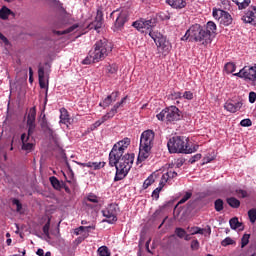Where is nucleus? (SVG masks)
Instances as JSON below:
<instances>
[{"instance_id": "7", "label": "nucleus", "mask_w": 256, "mask_h": 256, "mask_svg": "<svg viewBox=\"0 0 256 256\" xmlns=\"http://www.w3.org/2000/svg\"><path fill=\"white\" fill-rule=\"evenodd\" d=\"M116 14V19L113 25V31L118 32L124 29L125 24L129 21L130 13L128 9H116L110 13V18Z\"/></svg>"}, {"instance_id": "13", "label": "nucleus", "mask_w": 256, "mask_h": 256, "mask_svg": "<svg viewBox=\"0 0 256 256\" xmlns=\"http://www.w3.org/2000/svg\"><path fill=\"white\" fill-rule=\"evenodd\" d=\"M120 92L119 91H115L112 92L110 95H108L107 97H105L101 102H100V107H102L103 109H107V107H110V105L113 102L117 101V98L119 97Z\"/></svg>"}, {"instance_id": "41", "label": "nucleus", "mask_w": 256, "mask_h": 256, "mask_svg": "<svg viewBox=\"0 0 256 256\" xmlns=\"http://www.w3.org/2000/svg\"><path fill=\"white\" fill-rule=\"evenodd\" d=\"M41 128H42L43 130H45V131H49V132L52 131V130L50 129V127H49V124H48V122H47V119H46L45 115H44L43 118H42Z\"/></svg>"}, {"instance_id": "45", "label": "nucleus", "mask_w": 256, "mask_h": 256, "mask_svg": "<svg viewBox=\"0 0 256 256\" xmlns=\"http://www.w3.org/2000/svg\"><path fill=\"white\" fill-rule=\"evenodd\" d=\"M172 100L182 99V93L179 91H172L170 94Z\"/></svg>"}, {"instance_id": "34", "label": "nucleus", "mask_w": 256, "mask_h": 256, "mask_svg": "<svg viewBox=\"0 0 256 256\" xmlns=\"http://www.w3.org/2000/svg\"><path fill=\"white\" fill-rule=\"evenodd\" d=\"M230 226L233 230H236L242 226V223H240L239 219L235 217L230 220Z\"/></svg>"}, {"instance_id": "44", "label": "nucleus", "mask_w": 256, "mask_h": 256, "mask_svg": "<svg viewBox=\"0 0 256 256\" xmlns=\"http://www.w3.org/2000/svg\"><path fill=\"white\" fill-rule=\"evenodd\" d=\"M240 126L244 127V128H248L252 126V121L249 118L246 119H242V121H240Z\"/></svg>"}, {"instance_id": "15", "label": "nucleus", "mask_w": 256, "mask_h": 256, "mask_svg": "<svg viewBox=\"0 0 256 256\" xmlns=\"http://www.w3.org/2000/svg\"><path fill=\"white\" fill-rule=\"evenodd\" d=\"M38 78H39V85L40 87L46 88V93H45V104L47 103V96H48V82L47 85L45 83V69L42 66H39L38 69Z\"/></svg>"}, {"instance_id": "20", "label": "nucleus", "mask_w": 256, "mask_h": 256, "mask_svg": "<svg viewBox=\"0 0 256 256\" xmlns=\"http://www.w3.org/2000/svg\"><path fill=\"white\" fill-rule=\"evenodd\" d=\"M166 3L174 9H183L186 7V0H166Z\"/></svg>"}, {"instance_id": "23", "label": "nucleus", "mask_w": 256, "mask_h": 256, "mask_svg": "<svg viewBox=\"0 0 256 256\" xmlns=\"http://www.w3.org/2000/svg\"><path fill=\"white\" fill-rule=\"evenodd\" d=\"M49 180L55 190L60 191L63 188L64 182H60L56 176H51Z\"/></svg>"}, {"instance_id": "17", "label": "nucleus", "mask_w": 256, "mask_h": 256, "mask_svg": "<svg viewBox=\"0 0 256 256\" xmlns=\"http://www.w3.org/2000/svg\"><path fill=\"white\" fill-rule=\"evenodd\" d=\"M243 107V103L240 102H232V101H227L224 105V108L226 109V111H229V113H237V111H240V109H242Z\"/></svg>"}, {"instance_id": "28", "label": "nucleus", "mask_w": 256, "mask_h": 256, "mask_svg": "<svg viewBox=\"0 0 256 256\" xmlns=\"http://www.w3.org/2000/svg\"><path fill=\"white\" fill-rule=\"evenodd\" d=\"M116 113H118L113 107L110 109L109 112H107L106 114H104L102 116V122L106 123L107 121H109V119H113V117H115Z\"/></svg>"}, {"instance_id": "30", "label": "nucleus", "mask_w": 256, "mask_h": 256, "mask_svg": "<svg viewBox=\"0 0 256 256\" xmlns=\"http://www.w3.org/2000/svg\"><path fill=\"white\" fill-rule=\"evenodd\" d=\"M153 27H154V22L151 19H149V20L143 19V24H142L143 31L145 29V30L151 32L152 31L151 29Z\"/></svg>"}, {"instance_id": "24", "label": "nucleus", "mask_w": 256, "mask_h": 256, "mask_svg": "<svg viewBox=\"0 0 256 256\" xmlns=\"http://www.w3.org/2000/svg\"><path fill=\"white\" fill-rule=\"evenodd\" d=\"M13 14L12 10L10 8H8L7 6H3L0 9V19L2 20H8L9 16Z\"/></svg>"}, {"instance_id": "47", "label": "nucleus", "mask_w": 256, "mask_h": 256, "mask_svg": "<svg viewBox=\"0 0 256 256\" xmlns=\"http://www.w3.org/2000/svg\"><path fill=\"white\" fill-rule=\"evenodd\" d=\"M49 229H50V219L48 220V222L43 227V232H44V234L46 235V237L48 239H50Z\"/></svg>"}, {"instance_id": "26", "label": "nucleus", "mask_w": 256, "mask_h": 256, "mask_svg": "<svg viewBox=\"0 0 256 256\" xmlns=\"http://www.w3.org/2000/svg\"><path fill=\"white\" fill-rule=\"evenodd\" d=\"M103 26V16H97L96 20L93 21L92 24H90V29L99 30Z\"/></svg>"}, {"instance_id": "53", "label": "nucleus", "mask_w": 256, "mask_h": 256, "mask_svg": "<svg viewBox=\"0 0 256 256\" xmlns=\"http://www.w3.org/2000/svg\"><path fill=\"white\" fill-rule=\"evenodd\" d=\"M249 239H250V235L249 234H244V236H242V248H244L248 243H249Z\"/></svg>"}, {"instance_id": "31", "label": "nucleus", "mask_w": 256, "mask_h": 256, "mask_svg": "<svg viewBox=\"0 0 256 256\" xmlns=\"http://www.w3.org/2000/svg\"><path fill=\"white\" fill-rule=\"evenodd\" d=\"M163 187H164L163 182H160V186H158V188H155V190H153L152 197L158 200L160 198V193L163 190Z\"/></svg>"}, {"instance_id": "57", "label": "nucleus", "mask_w": 256, "mask_h": 256, "mask_svg": "<svg viewBox=\"0 0 256 256\" xmlns=\"http://www.w3.org/2000/svg\"><path fill=\"white\" fill-rule=\"evenodd\" d=\"M184 163H185V159L184 158H178L176 160V162H175L176 168H181Z\"/></svg>"}, {"instance_id": "25", "label": "nucleus", "mask_w": 256, "mask_h": 256, "mask_svg": "<svg viewBox=\"0 0 256 256\" xmlns=\"http://www.w3.org/2000/svg\"><path fill=\"white\" fill-rule=\"evenodd\" d=\"M60 113V123L64 125L68 124L70 122L68 111L65 108H62L60 109Z\"/></svg>"}, {"instance_id": "36", "label": "nucleus", "mask_w": 256, "mask_h": 256, "mask_svg": "<svg viewBox=\"0 0 256 256\" xmlns=\"http://www.w3.org/2000/svg\"><path fill=\"white\" fill-rule=\"evenodd\" d=\"M177 177V171H167L165 174H163L162 178L164 180H169V179H173V178H176Z\"/></svg>"}, {"instance_id": "54", "label": "nucleus", "mask_w": 256, "mask_h": 256, "mask_svg": "<svg viewBox=\"0 0 256 256\" xmlns=\"http://www.w3.org/2000/svg\"><path fill=\"white\" fill-rule=\"evenodd\" d=\"M27 127H28V133H27L26 137L31 138V136L35 132L36 125H28Z\"/></svg>"}, {"instance_id": "62", "label": "nucleus", "mask_w": 256, "mask_h": 256, "mask_svg": "<svg viewBox=\"0 0 256 256\" xmlns=\"http://www.w3.org/2000/svg\"><path fill=\"white\" fill-rule=\"evenodd\" d=\"M0 40L5 44L8 45L9 44V40L7 37H5L2 32H0Z\"/></svg>"}, {"instance_id": "64", "label": "nucleus", "mask_w": 256, "mask_h": 256, "mask_svg": "<svg viewBox=\"0 0 256 256\" xmlns=\"http://www.w3.org/2000/svg\"><path fill=\"white\" fill-rule=\"evenodd\" d=\"M29 82H30V83L33 82V70H32L31 67L29 68Z\"/></svg>"}, {"instance_id": "18", "label": "nucleus", "mask_w": 256, "mask_h": 256, "mask_svg": "<svg viewBox=\"0 0 256 256\" xmlns=\"http://www.w3.org/2000/svg\"><path fill=\"white\" fill-rule=\"evenodd\" d=\"M78 165H80L81 167H87V168H91L94 170H100L102 168L105 167L106 162L102 161V162H87V163H82V162H78Z\"/></svg>"}, {"instance_id": "6", "label": "nucleus", "mask_w": 256, "mask_h": 256, "mask_svg": "<svg viewBox=\"0 0 256 256\" xmlns=\"http://www.w3.org/2000/svg\"><path fill=\"white\" fill-rule=\"evenodd\" d=\"M130 144V138L126 137L113 145L111 151L109 152L110 167H114L117 164L118 159L124 155L125 150L130 146Z\"/></svg>"}, {"instance_id": "40", "label": "nucleus", "mask_w": 256, "mask_h": 256, "mask_svg": "<svg viewBox=\"0 0 256 256\" xmlns=\"http://www.w3.org/2000/svg\"><path fill=\"white\" fill-rule=\"evenodd\" d=\"M128 99V96L123 97L120 102H117L113 108L118 112V109H120V107H124V104L126 103V100Z\"/></svg>"}, {"instance_id": "32", "label": "nucleus", "mask_w": 256, "mask_h": 256, "mask_svg": "<svg viewBox=\"0 0 256 256\" xmlns=\"http://www.w3.org/2000/svg\"><path fill=\"white\" fill-rule=\"evenodd\" d=\"M98 255L111 256V252L107 246H100V248H98Z\"/></svg>"}, {"instance_id": "3", "label": "nucleus", "mask_w": 256, "mask_h": 256, "mask_svg": "<svg viewBox=\"0 0 256 256\" xmlns=\"http://www.w3.org/2000/svg\"><path fill=\"white\" fill-rule=\"evenodd\" d=\"M155 143V132L151 129L145 130L140 136L139 154L137 162L142 163L146 161L151 154V150Z\"/></svg>"}, {"instance_id": "51", "label": "nucleus", "mask_w": 256, "mask_h": 256, "mask_svg": "<svg viewBox=\"0 0 256 256\" xmlns=\"http://www.w3.org/2000/svg\"><path fill=\"white\" fill-rule=\"evenodd\" d=\"M234 243H235V241H234L233 239H231L230 237H227L226 239H224V240L221 242L222 246H224V247H226V246H228V245H232V244H234Z\"/></svg>"}, {"instance_id": "38", "label": "nucleus", "mask_w": 256, "mask_h": 256, "mask_svg": "<svg viewBox=\"0 0 256 256\" xmlns=\"http://www.w3.org/2000/svg\"><path fill=\"white\" fill-rule=\"evenodd\" d=\"M215 210L221 212L224 209V202L222 199H217L214 203Z\"/></svg>"}, {"instance_id": "21", "label": "nucleus", "mask_w": 256, "mask_h": 256, "mask_svg": "<svg viewBox=\"0 0 256 256\" xmlns=\"http://www.w3.org/2000/svg\"><path fill=\"white\" fill-rule=\"evenodd\" d=\"M35 119H36V108L33 107L29 110V113L27 116V126H36Z\"/></svg>"}, {"instance_id": "27", "label": "nucleus", "mask_w": 256, "mask_h": 256, "mask_svg": "<svg viewBox=\"0 0 256 256\" xmlns=\"http://www.w3.org/2000/svg\"><path fill=\"white\" fill-rule=\"evenodd\" d=\"M235 3L239 10H244L246 7H249L251 0H232Z\"/></svg>"}, {"instance_id": "8", "label": "nucleus", "mask_w": 256, "mask_h": 256, "mask_svg": "<svg viewBox=\"0 0 256 256\" xmlns=\"http://www.w3.org/2000/svg\"><path fill=\"white\" fill-rule=\"evenodd\" d=\"M149 36L155 42L159 54L167 56L171 51V43H169V40H167L163 34H156V32L152 31L149 32Z\"/></svg>"}, {"instance_id": "35", "label": "nucleus", "mask_w": 256, "mask_h": 256, "mask_svg": "<svg viewBox=\"0 0 256 256\" xmlns=\"http://www.w3.org/2000/svg\"><path fill=\"white\" fill-rule=\"evenodd\" d=\"M156 117L158 121L167 122V108L163 109Z\"/></svg>"}, {"instance_id": "11", "label": "nucleus", "mask_w": 256, "mask_h": 256, "mask_svg": "<svg viewBox=\"0 0 256 256\" xmlns=\"http://www.w3.org/2000/svg\"><path fill=\"white\" fill-rule=\"evenodd\" d=\"M167 120L166 123L178 122L181 117V112L177 106H170L166 108Z\"/></svg>"}, {"instance_id": "56", "label": "nucleus", "mask_w": 256, "mask_h": 256, "mask_svg": "<svg viewBox=\"0 0 256 256\" xmlns=\"http://www.w3.org/2000/svg\"><path fill=\"white\" fill-rule=\"evenodd\" d=\"M236 193L240 198H246L248 196L246 190H236Z\"/></svg>"}, {"instance_id": "12", "label": "nucleus", "mask_w": 256, "mask_h": 256, "mask_svg": "<svg viewBox=\"0 0 256 256\" xmlns=\"http://www.w3.org/2000/svg\"><path fill=\"white\" fill-rule=\"evenodd\" d=\"M21 142H22V150L26 151L27 153H30L34 150L35 143L33 140V137L27 136L26 133H23L21 135Z\"/></svg>"}, {"instance_id": "5", "label": "nucleus", "mask_w": 256, "mask_h": 256, "mask_svg": "<svg viewBox=\"0 0 256 256\" xmlns=\"http://www.w3.org/2000/svg\"><path fill=\"white\" fill-rule=\"evenodd\" d=\"M134 163V154L126 153L123 156H120L115 165L116 173L114 176V182L123 180L129 173Z\"/></svg>"}, {"instance_id": "14", "label": "nucleus", "mask_w": 256, "mask_h": 256, "mask_svg": "<svg viewBox=\"0 0 256 256\" xmlns=\"http://www.w3.org/2000/svg\"><path fill=\"white\" fill-rule=\"evenodd\" d=\"M242 20L246 24L256 25V7H251L243 16Z\"/></svg>"}, {"instance_id": "50", "label": "nucleus", "mask_w": 256, "mask_h": 256, "mask_svg": "<svg viewBox=\"0 0 256 256\" xmlns=\"http://www.w3.org/2000/svg\"><path fill=\"white\" fill-rule=\"evenodd\" d=\"M202 155L200 153L195 154L194 156H192L189 160L190 164H194L197 161H199L201 159Z\"/></svg>"}, {"instance_id": "22", "label": "nucleus", "mask_w": 256, "mask_h": 256, "mask_svg": "<svg viewBox=\"0 0 256 256\" xmlns=\"http://www.w3.org/2000/svg\"><path fill=\"white\" fill-rule=\"evenodd\" d=\"M78 28H80V24L75 23L72 26H70V28H67L66 30H64L63 32H60L59 30H54V34L60 36V35H65V34H69L72 33L74 31H76Z\"/></svg>"}, {"instance_id": "39", "label": "nucleus", "mask_w": 256, "mask_h": 256, "mask_svg": "<svg viewBox=\"0 0 256 256\" xmlns=\"http://www.w3.org/2000/svg\"><path fill=\"white\" fill-rule=\"evenodd\" d=\"M235 70H236V65L234 63H227L225 65V71L227 74H231L235 72Z\"/></svg>"}, {"instance_id": "46", "label": "nucleus", "mask_w": 256, "mask_h": 256, "mask_svg": "<svg viewBox=\"0 0 256 256\" xmlns=\"http://www.w3.org/2000/svg\"><path fill=\"white\" fill-rule=\"evenodd\" d=\"M192 197V192H187L181 200L178 202V205L184 204L186 201H188Z\"/></svg>"}, {"instance_id": "16", "label": "nucleus", "mask_w": 256, "mask_h": 256, "mask_svg": "<svg viewBox=\"0 0 256 256\" xmlns=\"http://www.w3.org/2000/svg\"><path fill=\"white\" fill-rule=\"evenodd\" d=\"M244 79H248L252 82H256V65L250 67H244Z\"/></svg>"}, {"instance_id": "63", "label": "nucleus", "mask_w": 256, "mask_h": 256, "mask_svg": "<svg viewBox=\"0 0 256 256\" xmlns=\"http://www.w3.org/2000/svg\"><path fill=\"white\" fill-rule=\"evenodd\" d=\"M234 76H237V77H240V78H245L244 68H242V70H240L239 73H235Z\"/></svg>"}, {"instance_id": "42", "label": "nucleus", "mask_w": 256, "mask_h": 256, "mask_svg": "<svg viewBox=\"0 0 256 256\" xmlns=\"http://www.w3.org/2000/svg\"><path fill=\"white\" fill-rule=\"evenodd\" d=\"M248 218H250V222H256V209H250V211H248Z\"/></svg>"}, {"instance_id": "60", "label": "nucleus", "mask_w": 256, "mask_h": 256, "mask_svg": "<svg viewBox=\"0 0 256 256\" xmlns=\"http://www.w3.org/2000/svg\"><path fill=\"white\" fill-rule=\"evenodd\" d=\"M199 246H200V244H199V241H198V240H193V241L191 242V249H192V250H198V249H199Z\"/></svg>"}, {"instance_id": "10", "label": "nucleus", "mask_w": 256, "mask_h": 256, "mask_svg": "<svg viewBox=\"0 0 256 256\" xmlns=\"http://www.w3.org/2000/svg\"><path fill=\"white\" fill-rule=\"evenodd\" d=\"M118 214V206L116 204H110L108 205L104 210H102L103 217L106 218V220H103V222H107L109 224H113L118 221L117 218Z\"/></svg>"}, {"instance_id": "49", "label": "nucleus", "mask_w": 256, "mask_h": 256, "mask_svg": "<svg viewBox=\"0 0 256 256\" xmlns=\"http://www.w3.org/2000/svg\"><path fill=\"white\" fill-rule=\"evenodd\" d=\"M182 98H184L186 100H192L194 98V94L191 91H185L182 94Z\"/></svg>"}, {"instance_id": "19", "label": "nucleus", "mask_w": 256, "mask_h": 256, "mask_svg": "<svg viewBox=\"0 0 256 256\" xmlns=\"http://www.w3.org/2000/svg\"><path fill=\"white\" fill-rule=\"evenodd\" d=\"M90 229H95V227L94 226H88V227L81 226V227L77 228L74 233L76 235H80V234L84 233L83 237L78 238L79 240L82 241V240H85L89 236Z\"/></svg>"}, {"instance_id": "1", "label": "nucleus", "mask_w": 256, "mask_h": 256, "mask_svg": "<svg viewBox=\"0 0 256 256\" xmlns=\"http://www.w3.org/2000/svg\"><path fill=\"white\" fill-rule=\"evenodd\" d=\"M216 30L217 26L213 21H208L206 30H204V28H202V26L198 23L193 24L189 28V33L191 34V42L207 46L208 44H211L213 38L215 37Z\"/></svg>"}, {"instance_id": "37", "label": "nucleus", "mask_w": 256, "mask_h": 256, "mask_svg": "<svg viewBox=\"0 0 256 256\" xmlns=\"http://www.w3.org/2000/svg\"><path fill=\"white\" fill-rule=\"evenodd\" d=\"M132 26L140 32H145V30H143V19L134 21Z\"/></svg>"}, {"instance_id": "9", "label": "nucleus", "mask_w": 256, "mask_h": 256, "mask_svg": "<svg viewBox=\"0 0 256 256\" xmlns=\"http://www.w3.org/2000/svg\"><path fill=\"white\" fill-rule=\"evenodd\" d=\"M213 17L224 26H229L233 22L231 14L220 8H213Z\"/></svg>"}, {"instance_id": "33", "label": "nucleus", "mask_w": 256, "mask_h": 256, "mask_svg": "<svg viewBox=\"0 0 256 256\" xmlns=\"http://www.w3.org/2000/svg\"><path fill=\"white\" fill-rule=\"evenodd\" d=\"M154 182V177L152 175L148 176L143 182V189H148Z\"/></svg>"}, {"instance_id": "61", "label": "nucleus", "mask_w": 256, "mask_h": 256, "mask_svg": "<svg viewBox=\"0 0 256 256\" xmlns=\"http://www.w3.org/2000/svg\"><path fill=\"white\" fill-rule=\"evenodd\" d=\"M107 71H108V73H110V74H114V73H117L118 69H117L116 66H109V67L107 68Z\"/></svg>"}, {"instance_id": "4", "label": "nucleus", "mask_w": 256, "mask_h": 256, "mask_svg": "<svg viewBox=\"0 0 256 256\" xmlns=\"http://www.w3.org/2000/svg\"><path fill=\"white\" fill-rule=\"evenodd\" d=\"M189 138L185 136H174L168 140L167 147L171 154H192L197 151L198 146L189 147Z\"/></svg>"}, {"instance_id": "52", "label": "nucleus", "mask_w": 256, "mask_h": 256, "mask_svg": "<svg viewBox=\"0 0 256 256\" xmlns=\"http://www.w3.org/2000/svg\"><path fill=\"white\" fill-rule=\"evenodd\" d=\"M175 233L179 238H183L186 235V231L182 228H176Z\"/></svg>"}, {"instance_id": "59", "label": "nucleus", "mask_w": 256, "mask_h": 256, "mask_svg": "<svg viewBox=\"0 0 256 256\" xmlns=\"http://www.w3.org/2000/svg\"><path fill=\"white\" fill-rule=\"evenodd\" d=\"M248 100L250 103H255L256 102V92H250L248 96Z\"/></svg>"}, {"instance_id": "58", "label": "nucleus", "mask_w": 256, "mask_h": 256, "mask_svg": "<svg viewBox=\"0 0 256 256\" xmlns=\"http://www.w3.org/2000/svg\"><path fill=\"white\" fill-rule=\"evenodd\" d=\"M104 124V122L102 121V119L100 118V120L94 122V124H92V128L95 130V129H98L99 127H101L102 125Z\"/></svg>"}, {"instance_id": "55", "label": "nucleus", "mask_w": 256, "mask_h": 256, "mask_svg": "<svg viewBox=\"0 0 256 256\" xmlns=\"http://www.w3.org/2000/svg\"><path fill=\"white\" fill-rule=\"evenodd\" d=\"M181 40H182V41H187V40H189V42H191V32H190V28L187 30V32L185 33V35L182 36Z\"/></svg>"}, {"instance_id": "29", "label": "nucleus", "mask_w": 256, "mask_h": 256, "mask_svg": "<svg viewBox=\"0 0 256 256\" xmlns=\"http://www.w3.org/2000/svg\"><path fill=\"white\" fill-rule=\"evenodd\" d=\"M227 203L229 204L230 207L234 209H238L241 205V202L234 197L228 198Z\"/></svg>"}, {"instance_id": "48", "label": "nucleus", "mask_w": 256, "mask_h": 256, "mask_svg": "<svg viewBox=\"0 0 256 256\" xmlns=\"http://www.w3.org/2000/svg\"><path fill=\"white\" fill-rule=\"evenodd\" d=\"M189 232L191 233V235H196V234L203 235V230L199 227H192L190 228Z\"/></svg>"}, {"instance_id": "43", "label": "nucleus", "mask_w": 256, "mask_h": 256, "mask_svg": "<svg viewBox=\"0 0 256 256\" xmlns=\"http://www.w3.org/2000/svg\"><path fill=\"white\" fill-rule=\"evenodd\" d=\"M87 201L90 203L97 204L99 203V198L96 196V194H88Z\"/></svg>"}, {"instance_id": "2", "label": "nucleus", "mask_w": 256, "mask_h": 256, "mask_svg": "<svg viewBox=\"0 0 256 256\" xmlns=\"http://www.w3.org/2000/svg\"><path fill=\"white\" fill-rule=\"evenodd\" d=\"M113 50V45L106 38H101L94 44V50L88 53V57L83 61V64L89 65L91 63H98L108 57Z\"/></svg>"}]
</instances>
